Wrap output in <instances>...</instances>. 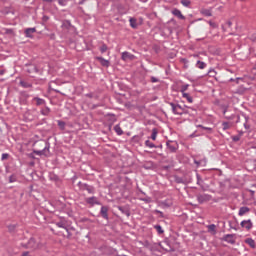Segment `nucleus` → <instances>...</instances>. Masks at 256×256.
<instances>
[{
  "label": "nucleus",
  "mask_w": 256,
  "mask_h": 256,
  "mask_svg": "<svg viewBox=\"0 0 256 256\" xmlns=\"http://www.w3.org/2000/svg\"><path fill=\"white\" fill-rule=\"evenodd\" d=\"M61 29L68 35H77V28L71 24V20H62Z\"/></svg>",
  "instance_id": "obj_1"
},
{
  "label": "nucleus",
  "mask_w": 256,
  "mask_h": 256,
  "mask_svg": "<svg viewBox=\"0 0 256 256\" xmlns=\"http://www.w3.org/2000/svg\"><path fill=\"white\" fill-rule=\"evenodd\" d=\"M44 148L42 150H33V153L35 155H38L39 157H49V149H51V143L49 142H44Z\"/></svg>",
  "instance_id": "obj_2"
},
{
  "label": "nucleus",
  "mask_w": 256,
  "mask_h": 256,
  "mask_svg": "<svg viewBox=\"0 0 256 256\" xmlns=\"http://www.w3.org/2000/svg\"><path fill=\"white\" fill-rule=\"evenodd\" d=\"M22 247L35 251L36 249H39V242H37L34 237H31L26 244H22Z\"/></svg>",
  "instance_id": "obj_3"
},
{
  "label": "nucleus",
  "mask_w": 256,
  "mask_h": 256,
  "mask_svg": "<svg viewBox=\"0 0 256 256\" xmlns=\"http://www.w3.org/2000/svg\"><path fill=\"white\" fill-rule=\"evenodd\" d=\"M25 71L26 73H41V70H39V68L37 67V65L33 64V63H26L25 64Z\"/></svg>",
  "instance_id": "obj_4"
},
{
  "label": "nucleus",
  "mask_w": 256,
  "mask_h": 256,
  "mask_svg": "<svg viewBox=\"0 0 256 256\" xmlns=\"http://www.w3.org/2000/svg\"><path fill=\"white\" fill-rule=\"evenodd\" d=\"M56 227H59L60 229H66L69 227V220L65 217H60L58 221L55 222Z\"/></svg>",
  "instance_id": "obj_5"
},
{
  "label": "nucleus",
  "mask_w": 256,
  "mask_h": 256,
  "mask_svg": "<svg viewBox=\"0 0 256 256\" xmlns=\"http://www.w3.org/2000/svg\"><path fill=\"white\" fill-rule=\"evenodd\" d=\"M78 186L80 187V189H82V191H87L90 195H93L95 193V187L87 184V183H78Z\"/></svg>",
  "instance_id": "obj_6"
},
{
  "label": "nucleus",
  "mask_w": 256,
  "mask_h": 256,
  "mask_svg": "<svg viewBox=\"0 0 256 256\" xmlns=\"http://www.w3.org/2000/svg\"><path fill=\"white\" fill-rule=\"evenodd\" d=\"M196 199L200 205H203V203H207V201H211L212 197L209 194H198L196 196Z\"/></svg>",
  "instance_id": "obj_7"
},
{
  "label": "nucleus",
  "mask_w": 256,
  "mask_h": 256,
  "mask_svg": "<svg viewBox=\"0 0 256 256\" xmlns=\"http://www.w3.org/2000/svg\"><path fill=\"white\" fill-rule=\"evenodd\" d=\"M98 217H102L105 221H109V206H102Z\"/></svg>",
  "instance_id": "obj_8"
},
{
  "label": "nucleus",
  "mask_w": 256,
  "mask_h": 256,
  "mask_svg": "<svg viewBox=\"0 0 256 256\" xmlns=\"http://www.w3.org/2000/svg\"><path fill=\"white\" fill-rule=\"evenodd\" d=\"M166 147L170 151V153H176L177 149H179V145L177 144V142L171 140H168L166 142Z\"/></svg>",
  "instance_id": "obj_9"
},
{
  "label": "nucleus",
  "mask_w": 256,
  "mask_h": 256,
  "mask_svg": "<svg viewBox=\"0 0 256 256\" xmlns=\"http://www.w3.org/2000/svg\"><path fill=\"white\" fill-rule=\"evenodd\" d=\"M221 241H225L226 243H229L230 245H235V243H236L235 234H225L221 238Z\"/></svg>",
  "instance_id": "obj_10"
},
{
  "label": "nucleus",
  "mask_w": 256,
  "mask_h": 256,
  "mask_svg": "<svg viewBox=\"0 0 256 256\" xmlns=\"http://www.w3.org/2000/svg\"><path fill=\"white\" fill-rule=\"evenodd\" d=\"M87 205H90L91 207H95V205H101V202L99 201V198L96 196L88 197L85 199Z\"/></svg>",
  "instance_id": "obj_11"
},
{
  "label": "nucleus",
  "mask_w": 256,
  "mask_h": 256,
  "mask_svg": "<svg viewBox=\"0 0 256 256\" xmlns=\"http://www.w3.org/2000/svg\"><path fill=\"white\" fill-rule=\"evenodd\" d=\"M240 225L243 229H246V231H251V229H253V222L251 219L243 220Z\"/></svg>",
  "instance_id": "obj_12"
},
{
  "label": "nucleus",
  "mask_w": 256,
  "mask_h": 256,
  "mask_svg": "<svg viewBox=\"0 0 256 256\" xmlns=\"http://www.w3.org/2000/svg\"><path fill=\"white\" fill-rule=\"evenodd\" d=\"M35 33H37V28H35V27H33V28H26L24 30V35L28 39H33V34H35Z\"/></svg>",
  "instance_id": "obj_13"
},
{
  "label": "nucleus",
  "mask_w": 256,
  "mask_h": 256,
  "mask_svg": "<svg viewBox=\"0 0 256 256\" xmlns=\"http://www.w3.org/2000/svg\"><path fill=\"white\" fill-rule=\"evenodd\" d=\"M168 105H170L171 109H172V113L174 115H179L181 114V112L179 111V109H181V105L180 104H175L173 102H168Z\"/></svg>",
  "instance_id": "obj_14"
},
{
  "label": "nucleus",
  "mask_w": 256,
  "mask_h": 256,
  "mask_svg": "<svg viewBox=\"0 0 256 256\" xmlns=\"http://www.w3.org/2000/svg\"><path fill=\"white\" fill-rule=\"evenodd\" d=\"M121 59L122 61H133L135 59V55L125 51V52H122Z\"/></svg>",
  "instance_id": "obj_15"
},
{
  "label": "nucleus",
  "mask_w": 256,
  "mask_h": 256,
  "mask_svg": "<svg viewBox=\"0 0 256 256\" xmlns=\"http://www.w3.org/2000/svg\"><path fill=\"white\" fill-rule=\"evenodd\" d=\"M95 59H96V61H99L100 65L102 67H110L111 66V62H109V60H107L101 56H98Z\"/></svg>",
  "instance_id": "obj_16"
},
{
  "label": "nucleus",
  "mask_w": 256,
  "mask_h": 256,
  "mask_svg": "<svg viewBox=\"0 0 256 256\" xmlns=\"http://www.w3.org/2000/svg\"><path fill=\"white\" fill-rule=\"evenodd\" d=\"M142 167L146 169V171H153V169H155V163L153 161H146Z\"/></svg>",
  "instance_id": "obj_17"
},
{
  "label": "nucleus",
  "mask_w": 256,
  "mask_h": 256,
  "mask_svg": "<svg viewBox=\"0 0 256 256\" xmlns=\"http://www.w3.org/2000/svg\"><path fill=\"white\" fill-rule=\"evenodd\" d=\"M117 209L120 210V212L123 215H126V217H131V210L129 209V207H127V206H118Z\"/></svg>",
  "instance_id": "obj_18"
},
{
  "label": "nucleus",
  "mask_w": 256,
  "mask_h": 256,
  "mask_svg": "<svg viewBox=\"0 0 256 256\" xmlns=\"http://www.w3.org/2000/svg\"><path fill=\"white\" fill-rule=\"evenodd\" d=\"M20 87H23V89H32L33 83L26 81V80H20L19 82Z\"/></svg>",
  "instance_id": "obj_19"
},
{
  "label": "nucleus",
  "mask_w": 256,
  "mask_h": 256,
  "mask_svg": "<svg viewBox=\"0 0 256 256\" xmlns=\"http://www.w3.org/2000/svg\"><path fill=\"white\" fill-rule=\"evenodd\" d=\"M172 15H174V17H178L182 21H185V16L183 15V13H181V10H179L177 8H174L172 10Z\"/></svg>",
  "instance_id": "obj_20"
},
{
  "label": "nucleus",
  "mask_w": 256,
  "mask_h": 256,
  "mask_svg": "<svg viewBox=\"0 0 256 256\" xmlns=\"http://www.w3.org/2000/svg\"><path fill=\"white\" fill-rule=\"evenodd\" d=\"M250 211H251L250 207L242 206L239 209L238 215L239 217H243V215H247V213H249Z\"/></svg>",
  "instance_id": "obj_21"
},
{
  "label": "nucleus",
  "mask_w": 256,
  "mask_h": 256,
  "mask_svg": "<svg viewBox=\"0 0 256 256\" xmlns=\"http://www.w3.org/2000/svg\"><path fill=\"white\" fill-rule=\"evenodd\" d=\"M207 76L215 78V77H217V71H215V69H213V68H210L205 75L200 77V79H203V77H207Z\"/></svg>",
  "instance_id": "obj_22"
},
{
  "label": "nucleus",
  "mask_w": 256,
  "mask_h": 256,
  "mask_svg": "<svg viewBox=\"0 0 256 256\" xmlns=\"http://www.w3.org/2000/svg\"><path fill=\"white\" fill-rule=\"evenodd\" d=\"M244 243H246V245H249V247H251V249H256V242H255V240H253V238H246L244 240Z\"/></svg>",
  "instance_id": "obj_23"
},
{
  "label": "nucleus",
  "mask_w": 256,
  "mask_h": 256,
  "mask_svg": "<svg viewBox=\"0 0 256 256\" xmlns=\"http://www.w3.org/2000/svg\"><path fill=\"white\" fill-rule=\"evenodd\" d=\"M139 192L141 193V195H144L143 198H140V201H144V203H151V197L147 196V194L141 189H139Z\"/></svg>",
  "instance_id": "obj_24"
},
{
  "label": "nucleus",
  "mask_w": 256,
  "mask_h": 256,
  "mask_svg": "<svg viewBox=\"0 0 256 256\" xmlns=\"http://www.w3.org/2000/svg\"><path fill=\"white\" fill-rule=\"evenodd\" d=\"M196 69H207V63L201 61V60H197L196 64H195Z\"/></svg>",
  "instance_id": "obj_25"
},
{
  "label": "nucleus",
  "mask_w": 256,
  "mask_h": 256,
  "mask_svg": "<svg viewBox=\"0 0 256 256\" xmlns=\"http://www.w3.org/2000/svg\"><path fill=\"white\" fill-rule=\"evenodd\" d=\"M129 23H130V27H132V29H137L139 27V24L137 23V18L130 17Z\"/></svg>",
  "instance_id": "obj_26"
},
{
  "label": "nucleus",
  "mask_w": 256,
  "mask_h": 256,
  "mask_svg": "<svg viewBox=\"0 0 256 256\" xmlns=\"http://www.w3.org/2000/svg\"><path fill=\"white\" fill-rule=\"evenodd\" d=\"M189 109H191V107H187V106H181L180 105V109H178V111L180 112L179 115H189Z\"/></svg>",
  "instance_id": "obj_27"
},
{
  "label": "nucleus",
  "mask_w": 256,
  "mask_h": 256,
  "mask_svg": "<svg viewBox=\"0 0 256 256\" xmlns=\"http://www.w3.org/2000/svg\"><path fill=\"white\" fill-rule=\"evenodd\" d=\"M208 233H212V235L217 234V226L215 224H210L207 226Z\"/></svg>",
  "instance_id": "obj_28"
},
{
  "label": "nucleus",
  "mask_w": 256,
  "mask_h": 256,
  "mask_svg": "<svg viewBox=\"0 0 256 256\" xmlns=\"http://www.w3.org/2000/svg\"><path fill=\"white\" fill-rule=\"evenodd\" d=\"M32 101H36V106L40 107V105H45L46 101L43 98L34 97Z\"/></svg>",
  "instance_id": "obj_29"
},
{
  "label": "nucleus",
  "mask_w": 256,
  "mask_h": 256,
  "mask_svg": "<svg viewBox=\"0 0 256 256\" xmlns=\"http://www.w3.org/2000/svg\"><path fill=\"white\" fill-rule=\"evenodd\" d=\"M201 15H204V17H213V12H211V9H202L200 10Z\"/></svg>",
  "instance_id": "obj_30"
},
{
  "label": "nucleus",
  "mask_w": 256,
  "mask_h": 256,
  "mask_svg": "<svg viewBox=\"0 0 256 256\" xmlns=\"http://www.w3.org/2000/svg\"><path fill=\"white\" fill-rule=\"evenodd\" d=\"M197 127H198V129H202L203 131H206V133H208V135H211L213 133V128H211V127H205L201 124L198 125Z\"/></svg>",
  "instance_id": "obj_31"
},
{
  "label": "nucleus",
  "mask_w": 256,
  "mask_h": 256,
  "mask_svg": "<svg viewBox=\"0 0 256 256\" xmlns=\"http://www.w3.org/2000/svg\"><path fill=\"white\" fill-rule=\"evenodd\" d=\"M40 113L44 117H49V113H51V108L46 106L45 108L41 109Z\"/></svg>",
  "instance_id": "obj_32"
},
{
  "label": "nucleus",
  "mask_w": 256,
  "mask_h": 256,
  "mask_svg": "<svg viewBox=\"0 0 256 256\" xmlns=\"http://www.w3.org/2000/svg\"><path fill=\"white\" fill-rule=\"evenodd\" d=\"M159 133V131L157 130V128H153L152 129V134L150 136V139H152V141H157V134Z\"/></svg>",
  "instance_id": "obj_33"
},
{
  "label": "nucleus",
  "mask_w": 256,
  "mask_h": 256,
  "mask_svg": "<svg viewBox=\"0 0 256 256\" xmlns=\"http://www.w3.org/2000/svg\"><path fill=\"white\" fill-rule=\"evenodd\" d=\"M114 131L119 136L123 135V129H121V126L119 124L114 126Z\"/></svg>",
  "instance_id": "obj_34"
},
{
  "label": "nucleus",
  "mask_w": 256,
  "mask_h": 256,
  "mask_svg": "<svg viewBox=\"0 0 256 256\" xmlns=\"http://www.w3.org/2000/svg\"><path fill=\"white\" fill-rule=\"evenodd\" d=\"M154 229L157 231L158 235H163V233H165V230H163V227L159 224L154 225Z\"/></svg>",
  "instance_id": "obj_35"
},
{
  "label": "nucleus",
  "mask_w": 256,
  "mask_h": 256,
  "mask_svg": "<svg viewBox=\"0 0 256 256\" xmlns=\"http://www.w3.org/2000/svg\"><path fill=\"white\" fill-rule=\"evenodd\" d=\"M49 179H50V181H55V182H57V181H59V176H58L57 174L51 172V173L49 174Z\"/></svg>",
  "instance_id": "obj_36"
},
{
  "label": "nucleus",
  "mask_w": 256,
  "mask_h": 256,
  "mask_svg": "<svg viewBox=\"0 0 256 256\" xmlns=\"http://www.w3.org/2000/svg\"><path fill=\"white\" fill-rule=\"evenodd\" d=\"M182 97L188 101V103H193V97L189 93H183Z\"/></svg>",
  "instance_id": "obj_37"
},
{
  "label": "nucleus",
  "mask_w": 256,
  "mask_h": 256,
  "mask_svg": "<svg viewBox=\"0 0 256 256\" xmlns=\"http://www.w3.org/2000/svg\"><path fill=\"white\" fill-rule=\"evenodd\" d=\"M145 145L146 147H149V149H157V146L153 142H150L149 140L145 141Z\"/></svg>",
  "instance_id": "obj_38"
},
{
  "label": "nucleus",
  "mask_w": 256,
  "mask_h": 256,
  "mask_svg": "<svg viewBox=\"0 0 256 256\" xmlns=\"http://www.w3.org/2000/svg\"><path fill=\"white\" fill-rule=\"evenodd\" d=\"M57 123H58L59 129H61V131H65V125H66L65 121L58 120Z\"/></svg>",
  "instance_id": "obj_39"
},
{
  "label": "nucleus",
  "mask_w": 256,
  "mask_h": 256,
  "mask_svg": "<svg viewBox=\"0 0 256 256\" xmlns=\"http://www.w3.org/2000/svg\"><path fill=\"white\" fill-rule=\"evenodd\" d=\"M222 129L223 131H227L228 129H231V124L229 122H223Z\"/></svg>",
  "instance_id": "obj_40"
},
{
  "label": "nucleus",
  "mask_w": 256,
  "mask_h": 256,
  "mask_svg": "<svg viewBox=\"0 0 256 256\" xmlns=\"http://www.w3.org/2000/svg\"><path fill=\"white\" fill-rule=\"evenodd\" d=\"M17 229V224H11L8 226V231L10 233H15V230Z\"/></svg>",
  "instance_id": "obj_41"
},
{
  "label": "nucleus",
  "mask_w": 256,
  "mask_h": 256,
  "mask_svg": "<svg viewBox=\"0 0 256 256\" xmlns=\"http://www.w3.org/2000/svg\"><path fill=\"white\" fill-rule=\"evenodd\" d=\"M118 11L122 15H125V13H127V10H125V6L124 5H118Z\"/></svg>",
  "instance_id": "obj_42"
},
{
  "label": "nucleus",
  "mask_w": 256,
  "mask_h": 256,
  "mask_svg": "<svg viewBox=\"0 0 256 256\" xmlns=\"http://www.w3.org/2000/svg\"><path fill=\"white\" fill-rule=\"evenodd\" d=\"M180 3L183 7H189L191 5V0H181Z\"/></svg>",
  "instance_id": "obj_43"
},
{
  "label": "nucleus",
  "mask_w": 256,
  "mask_h": 256,
  "mask_svg": "<svg viewBox=\"0 0 256 256\" xmlns=\"http://www.w3.org/2000/svg\"><path fill=\"white\" fill-rule=\"evenodd\" d=\"M187 89H189V84H185V85H182L181 88H180V93H186L185 91H187Z\"/></svg>",
  "instance_id": "obj_44"
},
{
  "label": "nucleus",
  "mask_w": 256,
  "mask_h": 256,
  "mask_svg": "<svg viewBox=\"0 0 256 256\" xmlns=\"http://www.w3.org/2000/svg\"><path fill=\"white\" fill-rule=\"evenodd\" d=\"M231 139L234 141V143H237V141H241V134L232 136Z\"/></svg>",
  "instance_id": "obj_45"
},
{
  "label": "nucleus",
  "mask_w": 256,
  "mask_h": 256,
  "mask_svg": "<svg viewBox=\"0 0 256 256\" xmlns=\"http://www.w3.org/2000/svg\"><path fill=\"white\" fill-rule=\"evenodd\" d=\"M107 49H109L107 44H102V46L100 47V53H106Z\"/></svg>",
  "instance_id": "obj_46"
},
{
  "label": "nucleus",
  "mask_w": 256,
  "mask_h": 256,
  "mask_svg": "<svg viewBox=\"0 0 256 256\" xmlns=\"http://www.w3.org/2000/svg\"><path fill=\"white\" fill-rule=\"evenodd\" d=\"M65 231L67 232V239H71V237H73V234L71 233V229H69V226H67V229H65Z\"/></svg>",
  "instance_id": "obj_47"
},
{
  "label": "nucleus",
  "mask_w": 256,
  "mask_h": 256,
  "mask_svg": "<svg viewBox=\"0 0 256 256\" xmlns=\"http://www.w3.org/2000/svg\"><path fill=\"white\" fill-rule=\"evenodd\" d=\"M15 181H17V177L15 175H10L9 176V183H15Z\"/></svg>",
  "instance_id": "obj_48"
},
{
  "label": "nucleus",
  "mask_w": 256,
  "mask_h": 256,
  "mask_svg": "<svg viewBox=\"0 0 256 256\" xmlns=\"http://www.w3.org/2000/svg\"><path fill=\"white\" fill-rule=\"evenodd\" d=\"M208 24L210 25V27H212V29H217V27H219V25H217V23L213 21H208Z\"/></svg>",
  "instance_id": "obj_49"
},
{
  "label": "nucleus",
  "mask_w": 256,
  "mask_h": 256,
  "mask_svg": "<svg viewBox=\"0 0 256 256\" xmlns=\"http://www.w3.org/2000/svg\"><path fill=\"white\" fill-rule=\"evenodd\" d=\"M175 183H185L182 177L175 176Z\"/></svg>",
  "instance_id": "obj_50"
},
{
  "label": "nucleus",
  "mask_w": 256,
  "mask_h": 256,
  "mask_svg": "<svg viewBox=\"0 0 256 256\" xmlns=\"http://www.w3.org/2000/svg\"><path fill=\"white\" fill-rule=\"evenodd\" d=\"M58 5H60L61 7H66L67 0H58Z\"/></svg>",
  "instance_id": "obj_51"
},
{
  "label": "nucleus",
  "mask_w": 256,
  "mask_h": 256,
  "mask_svg": "<svg viewBox=\"0 0 256 256\" xmlns=\"http://www.w3.org/2000/svg\"><path fill=\"white\" fill-rule=\"evenodd\" d=\"M229 227H230V229H234V231H237V230H238L237 225L234 224V223L231 222V221H229Z\"/></svg>",
  "instance_id": "obj_52"
},
{
  "label": "nucleus",
  "mask_w": 256,
  "mask_h": 256,
  "mask_svg": "<svg viewBox=\"0 0 256 256\" xmlns=\"http://www.w3.org/2000/svg\"><path fill=\"white\" fill-rule=\"evenodd\" d=\"M158 247H161V249H164L165 251H171V246L168 245L169 248H165V246L162 243H158Z\"/></svg>",
  "instance_id": "obj_53"
},
{
  "label": "nucleus",
  "mask_w": 256,
  "mask_h": 256,
  "mask_svg": "<svg viewBox=\"0 0 256 256\" xmlns=\"http://www.w3.org/2000/svg\"><path fill=\"white\" fill-rule=\"evenodd\" d=\"M150 81H151V83H159V78H157L155 76H151Z\"/></svg>",
  "instance_id": "obj_54"
},
{
  "label": "nucleus",
  "mask_w": 256,
  "mask_h": 256,
  "mask_svg": "<svg viewBox=\"0 0 256 256\" xmlns=\"http://www.w3.org/2000/svg\"><path fill=\"white\" fill-rule=\"evenodd\" d=\"M6 159H9V154L8 153H3L1 157V161H5Z\"/></svg>",
  "instance_id": "obj_55"
},
{
  "label": "nucleus",
  "mask_w": 256,
  "mask_h": 256,
  "mask_svg": "<svg viewBox=\"0 0 256 256\" xmlns=\"http://www.w3.org/2000/svg\"><path fill=\"white\" fill-rule=\"evenodd\" d=\"M197 177V185H200L201 183H203V180L201 179V175L196 174Z\"/></svg>",
  "instance_id": "obj_56"
},
{
  "label": "nucleus",
  "mask_w": 256,
  "mask_h": 256,
  "mask_svg": "<svg viewBox=\"0 0 256 256\" xmlns=\"http://www.w3.org/2000/svg\"><path fill=\"white\" fill-rule=\"evenodd\" d=\"M22 97H25V99H29V94L25 91L21 92Z\"/></svg>",
  "instance_id": "obj_57"
},
{
  "label": "nucleus",
  "mask_w": 256,
  "mask_h": 256,
  "mask_svg": "<svg viewBox=\"0 0 256 256\" xmlns=\"http://www.w3.org/2000/svg\"><path fill=\"white\" fill-rule=\"evenodd\" d=\"M194 163H195V165H197V167H199L200 165H202V163H203V160H194Z\"/></svg>",
  "instance_id": "obj_58"
},
{
  "label": "nucleus",
  "mask_w": 256,
  "mask_h": 256,
  "mask_svg": "<svg viewBox=\"0 0 256 256\" xmlns=\"http://www.w3.org/2000/svg\"><path fill=\"white\" fill-rule=\"evenodd\" d=\"M42 21H44V23H47V21H49V16L44 15V16L42 17Z\"/></svg>",
  "instance_id": "obj_59"
},
{
  "label": "nucleus",
  "mask_w": 256,
  "mask_h": 256,
  "mask_svg": "<svg viewBox=\"0 0 256 256\" xmlns=\"http://www.w3.org/2000/svg\"><path fill=\"white\" fill-rule=\"evenodd\" d=\"M154 212L157 213L158 215H160V217H163V212H162V211H160V210H155Z\"/></svg>",
  "instance_id": "obj_60"
},
{
  "label": "nucleus",
  "mask_w": 256,
  "mask_h": 256,
  "mask_svg": "<svg viewBox=\"0 0 256 256\" xmlns=\"http://www.w3.org/2000/svg\"><path fill=\"white\" fill-rule=\"evenodd\" d=\"M28 157H30V159H35V153L32 152V153L28 154Z\"/></svg>",
  "instance_id": "obj_61"
},
{
  "label": "nucleus",
  "mask_w": 256,
  "mask_h": 256,
  "mask_svg": "<svg viewBox=\"0 0 256 256\" xmlns=\"http://www.w3.org/2000/svg\"><path fill=\"white\" fill-rule=\"evenodd\" d=\"M244 128L247 129V130H249V129H251V126H250L249 124H247V122H245V123H244Z\"/></svg>",
  "instance_id": "obj_62"
},
{
  "label": "nucleus",
  "mask_w": 256,
  "mask_h": 256,
  "mask_svg": "<svg viewBox=\"0 0 256 256\" xmlns=\"http://www.w3.org/2000/svg\"><path fill=\"white\" fill-rule=\"evenodd\" d=\"M86 97H88L89 99H93V93H87Z\"/></svg>",
  "instance_id": "obj_63"
},
{
  "label": "nucleus",
  "mask_w": 256,
  "mask_h": 256,
  "mask_svg": "<svg viewBox=\"0 0 256 256\" xmlns=\"http://www.w3.org/2000/svg\"><path fill=\"white\" fill-rule=\"evenodd\" d=\"M21 256H29V252H23Z\"/></svg>",
  "instance_id": "obj_64"
}]
</instances>
